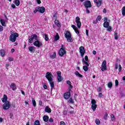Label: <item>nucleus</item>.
<instances>
[{
	"mask_svg": "<svg viewBox=\"0 0 125 125\" xmlns=\"http://www.w3.org/2000/svg\"><path fill=\"white\" fill-rule=\"evenodd\" d=\"M45 78L48 80L51 86V90L52 91V89L54 88V82H53V75H52V73L47 72L46 73Z\"/></svg>",
	"mask_w": 125,
	"mask_h": 125,
	"instance_id": "obj_1",
	"label": "nucleus"
},
{
	"mask_svg": "<svg viewBox=\"0 0 125 125\" xmlns=\"http://www.w3.org/2000/svg\"><path fill=\"white\" fill-rule=\"evenodd\" d=\"M19 37V34L17 32H15L10 35L9 40L12 42H16V39Z\"/></svg>",
	"mask_w": 125,
	"mask_h": 125,
	"instance_id": "obj_2",
	"label": "nucleus"
},
{
	"mask_svg": "<svg viewBox=\"0 0 125 125\" xmlns=\"http://www.w3.org/2000/svg\"><path fill=\"white\" fill-rule=\"evenodd\" d=\"M64 36L65 38L67 39V42H73V39H72V35L71 34V32H70V31H66Z\"/></svg>",
	"mask_w": 125,
	"mask_h": 125,
	"instance_id": "obj_3",
	"label": "nucleus"
},
{
	"mask_svg": "<svg viewBox=\"0 0 125 125\" xmlns=\"http://www.w3.org/2000/svg\"><path fill=\"white\" fill-rule=\"evenodd\" d=\"M91 104L92 105H91V108L92 110H93V112H95V110H96V108H97V104H96V101L94 99H92L91 101Z\"/></svg>",
	"mask_w": 125,
	"mask_h": 125,
	"instance_id": "obj_4",
	"label": "nucleus"
},
{
	"mask_svg": "<svg viewBox=\"0 0 125 125\" xmlns=\"http://www.w3.org/2000/svg\"><path fill=\"white\" fill-rule=\"evenodd\" d=\"M34 39L35 40V41L38 40V36L36 34H33L31 35V36H29L28 37V42L29 43H32Z\"/></svg>",
	"mask_w": 125,
	"mask_h": 125,
	"instance_id": "obj_5",
	"label": "nucleus"
},
{
	"mask_svg": "<svg viewBox=\"0 0 125 125\" xmlns=\"http://www.w3.org/2000/svg\"><path fill=\"white\" fill-rule=\"evenodd\" d=\"M67 53V51L65 49H62V48H61L59 51V56L61 57H63L64 56V54H66Z\"/></svg>",
	"mask_w": 125,
	"mask_h": 125,
	"instance_id": "obj_6",
	"label": "nucleus"
},
{
	"mask_svg": "<svg viewBox=\"0 0 125 125\" xmlns=\"http://www.w3.org/2000/svg\"><path fill=\"white\" fill-rule=\"evenodd\" d=\"M75 22L77 24L78 29H81V27H82V22H81V19H80V17H76L75 19Z\"/></svg>",
	"mask_w": 125,
	"mask_h": 125,
	"instance_id": "obj_7",
	"label": "nucleus"
},
{
	"mask_svg": "<svg viewBox=\"0 0 125 125\" xmlns=\"http://www.w3.org/2000/svg\"><path fill=\"white\" fill-rule=\"evenodd\" d=\"M83 5L85 6V8H89L92 6V5H91V2L89 0H86L84 2Z\"/></svg>",
	"mask_w": 125,
	"mask_h": 125,
	"instance_id": "obj_8",
	"label": "nucleus"
},
{
	"mask_svg": "<svg viewBox=\"0 0 125 125\" xmlns=\"http://www.w3.org/2000/svg\"><path fill=\"white\" fill-rule=\"evenodd\" d=\"M34 45L35 46H37V47H41V46H42L43 44L42 43L39 41V40H37L35 41V42L33 43Z\"/></svg>",
	"mask_w": 125,
	"mask_h": 125,
	"instance_id": "obj_9",
	"label": "nucleus"
},
{
	"mask_svg": "<svg viewBox=\"0 0 125 125\" xmlns=\"http://www.w3.org/2000/svg\"><path fill=\"white\" fill-rule=\"evenodd\" d=\"M79 51L81 54L82 57H83L84 53H85V49H84V47L81 46L79 47Z\"/></svg>",
	"mask_w": 125,
	"mask_h": 125,
	"instance_id": "obj_10",
	"label": "nucleus"
},
{
	"mask_svg": "<svg viewBox=\"0 0 125 125\" xmlns=\"http://www.w3.org/2000/svg\"><path fill=\"white\" fill-rule=\"evenodd\" d=\"M10 107V104H9V102H6L3 105V109L4 110H8Z\"/></svg>",
	"mask_w": 125,
	"mask_h": 125,
	"instance_id": "obj_11",
	"label": "nucleus"
},
{
	"mask_svg": "<svg viewBox=\"0 0 125 125\" xmlns=\"http://www.w3.org/2000/svg\"><path fill=\"white\" fill-rule=\"evenodd\" d=\"M70 97H71V92H70V91L63 94V98L66 100H68Z\"/></svg>",
	"mask_w": 125,
	"mask_h": 125,
	"instance_id": "obj_12",
	"label": "nucleus"
},
{
	"mask_svg": "<svg viewBox=\"0 0 125 125\" xmlns=\"http://www.w3.org/2000/svg\"><path fill=\"white\" fill-rule=\"evenodd\" d=\"M37 9H38V12H40V13H44L45 12V8L43 6H38Z\"/></svg>",
	"mask_w": 125,
	"mask_h": 125,
	"instance_id": "obj_13",
	"label": "nucleus"
},
{
	"mask_svg": "<svg viewBox=\"0 0 125 125\" xmlns=\"http://www.w3.org/2000/svg\"><path fill=\"white\" fill-rule=\"evenodd\" d=\"M94 2L96 3V7H99V6H101V4H102V0H94Z\"/></svg>",
	"mask_w": 125,
	"mask_h": 125,
	"instance_id": "obj_14",
	"label": "nucleus"
},
{
	"mask_svg": "<svg viewBox=\"0 0 125 125\" xmlns=\"http://www.w3.org/2000/svg\"><path fill=\"white\" fill-rule=\"evenodd\" d=\"M10 88L12 89L14 91V90H16L17 89V87H16V84L15 83H11L10 85Z\"/></svg>",
	"mask_w": 125,
	"mask_h": 125,
	"instance_id": "obj_15",
	"label": "nucleus"
},
{
	"mask_svg": "<svg viewBox=\"0 0 125 125\" xmlns=\"http://www.w3.org/2000/svg\"><path fill=\"white\" fill-rule=\"evenodd\" d=\"M54 23L55 25L57 26V27H58L59 28H61V23L60 22V21H59L57 20H55Z\"/></svg>",
	"mask_w": 125,
	"mask_h": 125,
	"instance_id": "obj_16",
	"label": "nucleus"
},
{
	"mask_svg": "<svg viewBox=\"0 0 125 125\" xmlns=\"http://www.w3.org/2000/svg\"><path fill=\"white\" fill-rule=\"evenodd\" d=\"M29 51H30L31 53H34L35 51H36V48L33 46H29L28 47Z\"/></svg>",
	"mask_w": 125,
	"mask_h": 125,
	"instance_id": "obj_17",
	"label": "nucleus"
},
{
	"mask_svg": "<svg viewBox=\"0 0 125 125\" xmlns=\"http://www.w3.org/2000/svg\"><path fill=\"white\" fill-rule=\"evenodd\" d=\"M44 111L46 113H51V109L48 106L45 107Z\"/></svg>",
	"mask_w": 125,
	"mask_h": 125,
	"instance_id": "obj_18",
	"label": "nucleus"
},
{
	"mask_svg": "<svg viewBox=\"0 0 125 125\" xmlns=\"http://www.w3.org/2000/svg\"><path fill=\"white\" fill-rule=\"evenodd\" d=\"M43 120L45 123H47V122H48V120H49V117L47 115H44L43 117Z\"/></svg>",
	"mask_w": 125,
	"mask_h": 125,
	"instance_id": "obj_19",
	"label": "nucleus"
},
{
	"mask_svg": "<svg viewBox=\"0 0 125 125\" xmlns=\"http://www.w3.org/2000/svg\"><path fill=\"white\" fill-rule=\"evenodd\" d=\"M1 100L3 103H4V102H7V96L4 94L3 95V97L1 99Z\"/></svg>",
	"mask_w": 125,
	"mask_h": 125,
	"instance_id": "obj_20",
	"label": "nucleus"
},
{
	"mask_svg": "<svg viewBox=\"0 0 125 125\" xmlns=\"http://www.w3.org/2000/svg\"><path fill=\"white\" fill-rule=\"evenodd\" d=\"M0 54L1 57H4L5 55V51L3 49H0Z\"/></svg>",
	"mask_w": 125,
	"mask_h": 125,
	"instance_id": "obj_21",
	"label": "nucleus"
},
{
	"mask_svg": "<svg viewBox=\"0 0 125 125\" xmlns=\"http://www.w3.org/2000/svg\"><path fill=\"white\" fill-rule=\"evenodd\" d=\"M109 25L110 24L108 21H104V23H103V26L104 27V28H108Z\"/></svg>",
	"mask_w": 125,
	"mask_h": 125,
	"instance_id": "obj_22",
	"label": "nucleus"
},
{
	"mask_svg": "<svg viewBox=\"0 0 125 125\" xmlns=\"http://www.w3.org/2000/svg\"><path fill=\"white\" fill-rule=\"evenodd\" d=\"M0 22L2 26H3L4 27H6V24H5V21H4V20L0 19Z\"/></svg>",
	"mask_w": 125,
	"mask_h": 125,
	"instance_id": "obj_23",
	"label": "nucleus"
},
{
	"mask_svg": "<svg viewBox=\"0 0 125 125\" xmlns=\"http://www.w3.org/2000/svg\"><path fill=\"white\" fill-rule=\"evenodd\" d=\"M75 74L77 77H79V78H83V75L80 74L79 71H76Z\"/></svg>",
	"mask_w": 125,
	"mask_h": 125,
	"instance_id": "obj_24",
	"label": "nucleus"
},
{
	"mask_svg": "<svg viewBox=\"0 0 125 125\" xmlns=\"http://www.w3.org/2000/svg\"><path fill=\"white\" fill-rule=\"evenodd\" d=\"M13 2L16 4V6H19L20 5V0H15Z\"/></svg>",
	"mask_w": 125,
	"mask_h": 125,
	"instance_id": "obj_25",
	"label": "nucleus"
},
{
	"mask_svg": "<svg viewBox=\"0 0 125 125\" xmlns=\"http://www.w3.org/2000/svg\"><path fill=\"white\" fill-rule=\"evenodd\" d=\"M60 39V37L59 36V34L58 33H56V36H55L54 40L56 42L57 41H59V40Z\"/></svg>",
	"mask_w": 125,
	"mask_h": 125,
	"instance_id": "obj_26",
	"label": "nucleus"
},
{
	"mask_svg": "<svg viewBox=\"0 0 125 125\" xmlns=\"http://www.w3.org/2000/svg\"><path fill=\"white\" fill-rule=\"evenodd\" d=\"M107 86L109 88H111L112 86H113V83L111 82H109L107 83Z\"/></svg>",
	"mask_w": 125,
	"mask_h": 125,
	"instance_id": "obj_27",
	"label": "nucleus"
},
{
	"mask_svg": "<svg viewBox=\"0 0 125 125\" xmlns=\"http://www.w3.org/2000/svg\"><path fill=\"white\" fill-rule=\"evenodd\" d=\"M82 62H83L84 64H85L86 66H89V64H88V62H87V61H85L84 59L83 58L82 59Z\"/></svg>",
	"mask_w": 125,
	"mask_h": 125,
	"instance_id": "obj_28",
	"label": "nucleus"
},
{
	"mask_svg": "<svg viewBox=\"0 0 125 125\" xmlns=\"http://www.w3.org/2000/svg\"><path fill=\"white\" fill-rule=\"evenodd\" d=\"M83 70L85 72H87V71H88V66H87L86 65L83 66Z\"/></svg>",
	"mask_w": 125,
	"mask_h": 125,
	"instance_id": "obj_29",
	"label": "nucleus"
},
{
	"mask_svg": "<svg viewBox=\"0 0 125 125\" xmlns=\"http://www.w3.org/2000/svg\"><path fill=\"white\" fill-rule=\"evenodd\" d=\"M122 15L125 16V6H123L122 10Z\"/></svg>",
	"mask_w": 125,
	"mask_h": 125,
	"instance_id": "obj_30",
	"label": "nucleus"
},
{
	"mask_svg": "<svg viewBox=\"0 0 125 125\" xmlns=\"http://www.w3.org/2000/svg\"><path fill=\"white\" fill-rule=\"evenodd\" d=\"M68 103H70L71 104H74V100L72 97L70 98L69 101H68Z\"/></svg>",
	"mask_w": 125,
	"mask_h": 125,
	"instance_id": "obj_31",
	"label": "nucleus"
},
{
	"mask_svg": "<svg viewBox=\"0 0 125 125\" xmlns=\"http://www.w3.org/2000/svg\"><path fill=\"white\" fill-rule=\"evenodd\" d=\"M32 104L34 107H36L37 106V103H36V100H35L34 99H32Z\"/></svg>",
	"mask_w": 125,
	"mask_h": 125,
	"instance_id": "obj_32",
	"label": "nucleus"
},
{
	"mask_svg": "<svg viewBox=\"0 0 125 125\" xmlns=\"http://www.w3.org/2000/svg\"><path fill=\"white\" fill-rule=\"evenodd\" d=\"M115 40H118L119 39V36H118V33L115 32L114 35Z\"/></svg>",
	"mask_w": 125,
	"mask_h": 125,
	"instance_id": "obj_33",
	"label": "nucleus"
},
{
	"mask_svg": "<svg viewBox=\"0 0 125 125\" xmlns=\"http://www.w3.org/2000/svg\"><path fill=\"white\" fill-rule=\"evenodd\" d=\"M43 37H44V39L46 42H48V41L49 40V38H48V36H47V35L46 34H44Z\"/></svg>",
	"mask_w": 125,
	"mask_h": 125,
	"instance_id": "obj_34",
	"label": "nucleus"
},
{
	"mask_svg": "<svg viewBox=\"0 0 125 125\" xmlns=\"http://www.w3.org/2000/svg\"><path fill=\"white\" fill-rule=\"evenodd\" d=\"M107 118H108V113L105 112V114H104V120H105V121H107Z\"/></svg>",
	"mask_w": 125,
	"mask_h": 125,
	"instance_id": "obj_35",
	"label": "nucleus"
},
{
	"mask_svg": "<svg viewBox=\"0 0 125 125\" xmlns=\"http://www.w3.org/2000/svg\"><path fill=\"white\" fill-rule=\"evenodd\" d=\"M102 71H105L106 70H107V66L106 65H102Z\"/></svg>",
	"mask_w": 125,
	"mask_h": 125,
	"instance_id": "obj_36",
	"label": "nucleus"
},
{
	"mask_svg": "<svg viewBox=\"0 0 125 125\" xmlns=\"http://www.w3.org/2000/svg\"><path fill=\"white\" fill-rule=\"evenodd\" d=\"M34 125H41V123H40V121L36 120L34 122Z\"/></svg>",
	"mask_w": 125,
	"mask_h": 125,
	"instance_id": "obj_37",
	"label": "nucleus"
},
{
	"mask_svg": "<svg viewBox=\"0 0 125 125\" xmlns=\"http://www.w3.org/2000/svg\"><path fill=\"white\" fill-rule=\"evenodd\" d=\"M74 31L77 35H80V30L78 29V27H77L76 29H74Z\"/></svg>",
	"mask_w": 125,
	"mask_h": 125,
	"instance_id": "obj_38",
	"label": "nucleus"
},
{
	"mask_svg": "<svg viewBox=\"0 0 125 125\" xmlns=\"http://www.w3.org/2000/svg\"><path fill=\"white\" fill-rule=\"evenodd\" d=\"M95 123L96 125H100V120H99L98 119H96L95 120Z\"/></svg>",
	"mask_w": 125,
	"mask_h": 125,
	"instance_id": "obj_39",
	"label": "nucleus"
},
{
	"mask_svg": "<svg viewBox=\"0 0 125 125\" xmlns=\"http://www.w3.org/2000/svg\"><path fill=\"white\" fill-rule=\"evenodd\" d=\"M51 58L54 59V58H56V53H54L52 56H51Z\"/></svg>",
	"mask_w": 125,
	"mask_h": 125,
	"instance_id": "obj_40",
	"label": "nucleus"
},
{
	"mask_svg": "<svg viewBox=\"0 0 125 125\" xmlns=\"http://www.w3.org/2000/svg\"><path fill=\"white\" fill-rule=\"evenodd\" d=\"M57 79H58V82L59 83H60V82H62V77H61V76H58Z\"/></svg>",
	"mask_w": 125,
	"mask_h": 125,
	"instance_id": "obj_41",
	"label": "nucleus"
},
{
	"mask_svg": "<svg viewBox=\"0 0 125 125\" xmlns=\"http://www.w3.org/2000/svg\"><path fill=\"white\" fill-rule=\"evenodd\" d=\"M107 28L106 31H107V32H111V31H112V27H111V26H108Z\"/></svg>",
	"mask_w": 125,
	"mask_h": 125,
	"instance_id": "obj_42",
	"label": "nucleus"
},
{
	"mask_svg": "<svg viewBox=\"0 0 125 125\" xmlns=\"http://www.w3.org/2000/svg\"><path fill=\"white\" fill-rule=\"evenodd\" d=\"M102 19V17H101V16L99 15L98 16L97 18L96 19V20H97V21H100Z\"/></svg>",
	"mask_w": 125,
	"mask_h": 125,
	"instance_id": "obj_43",
	"label": "nucleus"
},
{
	"mask_svg": "<svg viewBox=\"0 0 125 125\" xmlns=\"http://www.w3.org/2000/svg\"><path fill=\"white\" fill-rule=\"evenodd\" d=\"M111 121H113L115 120V115L114 114H112L111 116Z\"/></svg>",
	"mask_w": 125,
	"mask_h": 125,
	"instance_id": "obj_44",
	"label": "nucleus"
},
{
	"mask_svg": "<svg viewBox=\"0 0 125 125\" xmlns=\"http://www.w3.org/2000/svg\"><path fill=\"white\" fill-rule=\"evenodd\" d=\"M106 64H107V62H106V60H104L102 62V66H106Z\"/></svg>",
	"mask_w": 125,
	"mask_h": 125,
	"instance_id": "obj_45",
	"label": "nucleus"
},
{
	"mask_svg": "<svg viewBox=\"0 0 125 125\" xmlns=\"http://www.w3.org/2000/svg\"><path fill=\"white\" fill-rule=\"evenodd\" d=\"M53 17L55 18V20H57V13H56L53 15Z\"/></svg>",
	"mask_w": 125,
	"mask_h": 125,
	"instance_id": "obj_46",
	"label": "nucleus"
},
{
	"mask_svg": "<svg viewBox=\"0 0 125 125\" xmlns=\"http://www.w3.org/2000/svg\"><path fill=\"white\" fill-rule=\"evenodd\" d=\"M57 74L58 77L61 76V71H57Z\"/></svg>",
	"mask_w": 125,
	"mask_h": 125,
	"instance_id": "obj_47",
	"label": "nucleus"
},
{
	"mask_svg": "<svg viewBox=\"0 0 125 125\" xmlns=\"http://www.w3.org/2000/svg\"><path fill=\"white\" fill-rule=\"evenodd\" d=\"M69 87H68L69 91H71V90L72 89L73 87V85H72V84H70L69 85Z\"/></svg>",
	"mask_w": 125,
	"mask_h": 125,
	"instance_id": "obj_48",
	"label": "nucleus"
},
{
	"mask_svg": "<svg viewBox=\"0 0 125 125\" xmlns=\"http://www.w3.org/2000/svg\"><path fill=\"white\" fill-rule=\"evenodd\" d=\"M119 85V81L118 80H115V86H118Z\"/></svg>",
	"mask_w": 125,
	"mask_h": 125,
	"instance_id": "obj_49",
	"label": "nucleus"
},
{
	"mask_svg": "<svg viewBox=\"0 0 125 125\" xmlns=\"http://www.w3.org/2000/svg\"><path fill=\"white\" fill-rule=\"evenodd\" d=\"M39 12V9H38V7H37L35 8V10H34L33 12L34 13H35V14H36V13H37V12Z\"/></svg>",
	"mask_w": 125,
	"mask_h": 125,
	"instance_id": "obj_50",
	"label": "nucleus"
},
{
	"mask_svg": "<svg viewBox=\"0 0 125 125\" xmlns=\"http://www.w3.org/2000/svg\"><path fill=\"white\" fill-rule=\"evenodd\" d=\"M60 124V125H66V123L64 121H61Z\"/></svg>",
	"mask_w": 125,
	"mask_h": 125,
	"instance_id": "obj_51",
	"label": "nucleus"
},
{
	"mask_svg": "<svg viewBox=\"0 0 125 125\" xmlns=\"http://www.w3.org/2000/svg\"><path fill=\"white\" fill-rule=\"evenodd\" d=\"M122 71V65L121 64H119V72Z\"/></svg>",
	"mask_w": 125,
	"mask_h": 125,
	"instance_id": "obj_52",
	"label": "nucleus"
},
{
	"mask_svg": "<svg viewBox=\"0 0 125 125\" xmlns=\"http://www.w3.org/2000/svg\"><path fill=\"white\" fill-rule=\"evenodd\" d=\"M71 27H72V28H73V30H76L77 29V28L74 24L71 25Z\"/></svg>",
	"mask_w": 125,
	"mask_h": 125,
	"instance_id": "obj_53",
	"label": "nucleus"
},
{
	"mask_svg": "<svg viewBox=\"0 0 125 125\" xmlns=\"http://www.w3.org/2000/svg\"><path fill=\"white\" fill-rule=\"evenodd\" d=\"M49 123H53V119L52 118H50L49 119Z\"/></svg>",
	"mask_w": 125,
	"mask_h": 125,
	"instance_id": "obj_54",
	"label": "nucleus"
},
{
	"mask_svg": "<svg viewBox=\"0 0 125 125\" xmlns=\"http://www.w3.org/2000/svg\"><path fill=\"white\" fill-rule=\"evenodd\" d=\"M115 69H116V70H117V69H118V68H119V65H118V63H115Z\"/></svg>",
	"mask_w": 125,
	"mask_h": 125,
	"instance_id": "obj_55",
	"label": "nucleus"
},
{
	"mask_svg": "<svg viewBox=\"0 0 125 125\" xmlns=\"http://www.w3.org/2000/svg\"><path fill=\"white\" fill-rule=\"evenodd\" d=\"M2 31H3V27L0 25V32H2Z\"/></svg>",
	"mask_w": 125,
	"mask_h": 125,
	"instance_id": "obj_56",
	"label": "nucleus"
},
{
	"mask_svg": "<svg viewBox=\"0 0 125 125\" xmlns=\"http://www.w3.org/2000/svg\"><path fill=\"white\" fill-rule=\"evenodd\" d=\"M66 83L69 85L70 84H72V83H71V81L68 80L66 81Z\"/></svg>",
	"mask_w": 125,
	"mask_h": 125,
	"instance_id": "obj_57",
	"label": "nucleus"
},
{
	"mask_svg": "<svg viewBox=\"0 0 125 125\" xmlns=\"http://www.w3.org/2000/svg\"><path fill=\"white\" fill-rule=\"evenodd\" d=\"M36 2L38 4H41V3H42V1H41V0H36Z\"/></svg>",
	"mask_w": 125,
	"mask_h": 125,
	"instance_id": "obj_58",
	"label": "nucleus"
},
{
	"mask_svg": "<svg viewBox=\"0 0 125 125\" xmlns=\"http://www.w3.org/2000/svg\"><path fill=\"white\" fill-rule=\"evenodd\" d=\"M43 87L44 88V89H47V85H46V84H44L43 85Z\"/></svg>",
	"mask_w": 125,
	"mask_h": 125,
	"instance_id": "obj_59",
	"label": "nucleus"
},
{
	"mask_svg": "<svg viewBox=\"0 0 125 125\" xmlns=\"http://www.w3.org/2000/svg\"><path fill=\"white\" fill-rule=\"evenodd\" d=\"M85 61H88V57L87 56H85L84 57Z\"/></svg>",
	"mask_w": 125,
	"mask_h": 125,
	"instance_id": "obj_60",
	"label": "nucleus"
},
{
	"mask_svg": "<svg viewBox=\"0 0 125 125\" xmlns=\"http://www.w3.org/2000/svg\"><path fill=\"white\" fill-rule=\"evenodd\" d=\"M11 7H12V8H16V6H15V4H11Z\"/></svg>",
	"mask_w": 125,
	"mask_h": 125,
	"instance_id": "obj_61",
	"label": "nucleus"
},
{
	"mask_svg": "<svg viewBox=\"0 0 125 125\" xmlns=\"http://www.w3.org/2000/svg\"><path fill=\"white\" fill-rule=\"evenodd\" d=\"M93 24H97V23H98V21H97V20H96V21H93Z\"/></svg>",
	"mask_w": 125,
	"mask_h": 125,
	"instance_id": "obj_62",
	"label": "nucleus"
},
{
	"mask_svg": "<svg viewBox=\"0 0 125 125\" xmlns=\"http://www.w3.org/2000/svg\"><path fill=\"white\" fill-rule=\"evenodd\" d=\"M69 113H70V114H71L72 115H73L75 113V111L74 110H71V111H69Z\"/></svg>",
	"mask_w": 125,
	"mask_h": 125,
	"instance_id": "obj_63",
	"label": "nucleus"
},
{
	"mask_svg": "<svg viewBox=\"0 0 125 125\" xmlns=\"http://www.w3.org/2000/svg\"><path fill=\"white\" fill-rule=\"evenodd\" d=\"M8 60H9V61H10V62L13 61V58H11V57H9V58H8Z\"/></svg>",
	"mask_w": 125,
	"mask_h": 125,
	"instance_id": "obj_64",
	"label": "nucleus"
}]
</instances>
